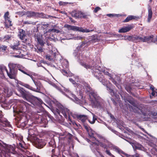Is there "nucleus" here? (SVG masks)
I'll use <instances>...</instances> for the list:
<instances>
[{"mask_svg": "<svg viewBox=\"0 0 157 157\" xmlns=\"http://www.w3.org/2000/svg\"><path fill=\"white\" fill-rule=\"evenodd\" d=\"M18 70L23 73L29 76L32 78L35 85L36 86V88H33L29 84L21 81L19 82V84L25 87L28 89L35 92H37L38 90H39L40 89L43 87L40 81L38 80H37L36 81L33 79V77L32 75H31L30 72H29L25 68V67H18Z\"/></svg>", "mask_w": 157, "mask_h": 157, "instance_id": "f257e3e1", "label": "nucleus"}, {"mask_svg": "<svg viewBox=\"0 0 157 157\" xmlns=\"http://www.w3.org/2000/svg\"><path fill=\"white\" fill-rule=\"evenodd\" d=\"M57 108L56 109V111L57 114L61 116V118L62 116L60 114L62 113L64 117L67 119L68 121H69V124L71 125L72 124L74 125H76V126L78 127V124L74 121H71V116H73L72 113L70 112V110L67 108L64 107L61 104H58L57 105Z\"/></svg>", "mask_w": 157, "mask_h": 157, "instance_id": "f03ea898", "label": "nucleus"}, {"mask_svg": "<svg viewBox=\"0 0 157 157\" xmlns=\"http://www.w3.org/2000/svg\"><path fill=\"white\" fill-rule=\"evenodd\" d=\"M44 113L40 111H37V112H32V117L36 120L38 124H39L40 125L39 127H42L46 128L48 126L47 125L48 121L46 119L43 120Z\"/></svg>", "mask_w": 157, "mask_h": 157, "instance_id": "7ed1b4c3", "label": "nucleus"}, {"mask_svg": "<svg viewBox=\"0 0 157 157\" xmlns=\"http://www.w3.org/2000/svg\"><path fill=\"white\" fill-rule=\"evenodd\" d=\"M9 71L7 70L8 76L10 79H16L17 78V70L16 68V65L13 63H9L8 65Z\"/></svg>", "mask_w": 157, "mask_h": 157, "instance_id": "20e7f679", "label": "nucleus"}, {"mask_svg": "<svg viewBox=\"0 0 157 157\" xmlns=\"http://www.w3.org/2000/svg\"><path fill=\"white\" fill-rule=\"evenodd\" d=\"M14 112L17 113V117L19 122L21 123V128H24L27 124L26 121H24V120L26 119V117L24 115L21 109L14 110Z\"/></svg>", "mask_w": 157, "mask_h": 157, "instance_id": "39448f33", "label": "nucleus"}, {"mask_svg": "<svg viewBox=\"0 0 157 157\" xmlns=\"http://www.w3.org/2000/svg\"><path fill=\"white\" fill-rule=\"evenodd\" d=\"M132 106L129 105V107L131 111H132L135 113H140V114L146 116L147 113L142 112V111L138 107V105L134 101L132 104Z\"/></svg>", "mask_w": 157, "mask_h": 157, "instance_id": "423d86ee", "label": "nucleus"}, {"mask_svg": "<svg viewBox=\"0 0 157 157\" xmlns=\"http://www.w3.org/2000/svg\"><path fill=\"white\" fill-rule=\"evenodd\" d=\"M34 36L35 40L37 42V45L44 46L45 42L44 41L42 36L39 33L38 31H36L35 33Z\"/></svg>", "mask_w": 157, "mask_h": 157, "instance_id": "0eeeda50", "label": "nucleus"}, {"mask_svg": "<svg viewBox=\"0 0 157 157\" xmlns=\"http://www.w3.org/2000/svg\"><path fill=\"white\" fill-rule=\"evenodd\" d=\"M18 31V37L21 40H22L23 42L25 43H27L28 40L27 37V34L25 31L21 29H19Z\"/></svg>", "mask_w": 157, "mask_h": 157, "instance_id": "6e6552de", "label": "nucleus"}, {"mask_svg": "<svg viewBox=\"0 0 157 157\" xmlns=\"http://www.w3.org/2000/svg\"><path fill=\"white\" fill-rule=\"evenodd\" d=\"M132 146L134 152L137 151V150L145 151L146 149L141 144L137 142H134L130 143Z\"/></svg>", "mask_w": 157, "mask_h": 157, "instance_id": "1a4fd4ad", "label": "nucleus"}, {"mask_svg": "<svg viewBox=\"0 0 157 157\" xmlns=\"http://www.w3.org/2000/svg\"><path fill=\"white\" fill-rule=\"evenodd\" d=\"M17 90L20 96L26 100H28L29 98H30V95L24 88L20 87H18Z\"/></svg>", "mask_w": 157, "mask_h": 157, "instance_id": "9d476101", "label": "nucleus"}, {"mask_svg": "<svg viewBox=\"0 0 157 157\" xmlns=\"http://www.w3.org/2000/svg\"><path fill=\"white\" fill-rule=\"evenodd\" d=\"M3 115L0 112V127H12L10 123L7 119L3 117Z\"/></svg>", "mask_w": 157, "mask_h": 157, "instance_id": "9b49d317", "label": "nucleus"}, {"mask_svg": "<svg viewBox=\"0 0 157 157\" xmlns=\"http://www.w3.org/2000/svg\"><path fill=\"white\" fill-rule=\"evenodd\" d=\"M27 100L30 102L35 106L36 105L39 106L42 104L43 102L41 99L36 97H31V95L30 98H29L28 100Z\"/></svg>", "mask_w": 157, "mask_h": 157, "instance_id": "f8f14e48", "label": "nucleus"}, {"mask_svg": "<svg viewBox=\"0 0 157 157\" xmlns=\"http://www.w3.org/2000/svg\"><path fill=\"white\" fill-rule=\"evenodd\" d=\"M84 86L86 89V91L87 92L90 94L94 98H95L97 97V92L91 88L89 84L87 83H85L84 84Z\"/></svg>", "mask_w": 157, "mask_h": 157, "instance_id": "ddd939ff", "label": "nucleus"}, {"mask_svg": "<svg viewBox=\"0 0 157 157\" xmlns=\"http://www.w3.org/2000/svg\"><path fill=\"white\" fill-rule=\"evenodd\" d=\"M156 41H157V36L155 37L153 35L144 37L143 42H147L148 43L151 42L155 43Z\"/></svg>", "mask_w": 157, "mask_h": 157, "instance_id": "4468645a", "label": "nucleus"}, {"mask_svg": "<svg viewBox=\"0 0 157 157\" xmlns=\"http://www.w3.org/2000/svg\"><path fill=\"white\" fill-rule=\"evenodd\" d=\"M80 64L82 66L86 69H92L94 66V62L93 60L91 61L90 63L88 64H87L85 62H81Z\"/></svg>", "mask_w": 157, "mask_h": 157, "instance_id": "2eb2a0df", "label": "nucleus"}, {"mask_svg": "<svg viewBox=\"0 0 157 157\" xmlns=\"http://www.w3.org/2000/svg\"><path fill=\"white\" fill-rule=\"evenodd\" d=\"M100 71L98 69H95L93 71V74H94V75L99 81L101 82L104 77L100 76L99 75L100 74Z\"/></svg>", "mask_w": 157, "mask_h": 157, "instance_id": "dca6fc26", "label": "nucleus"}, {"mask_svg": "<svg viewBox=\"0 0 157 157\" xmlns=\"http://www.w3.org/2000/svg\"><path fill=\"white\" fill-rule=\"evenodd\" d=\"M88 118L87 116L86 115H79L77 116L78 119L81 121L82 123H83L85 128H88V125L86 124L85 123Z\"/></svg>", "mask_w": 157, "mask_h": 157, "instance_id": "f3484780", "label": "nucleus"}, {"mask_svg": "<svg viewBox=\"0 0 157 157\" xmlns=\"http://www.w3.org/2000/svg\"><path fill=\"white\" fill-rule=\"evenodd\" d=\"M35 142L36 146L39 148L43 147L46 144L45 142L42 139H37Z\"/></svg>", "mask_w": 157, "mask_h": 157, "instance_id": "a211bd4d", "label": "nucleus"}, {"mask_svg": "<svg viewBox=\"0 0 157 157\" xmlns=\"http://www.w3.org/2000/svg\"><path fill=\"white\" fill-rule=\"evenodd\" d=\"M133 28L131 25H128V26L123 27L120 29L118 31L119 33H124L128 32Z\"/></svg>", "mask_w": 157, "mask_h": 157, "instance_id": "6ab92c4d", "label": "nucleus"}, {"mask_svg": "<svg viewBox=\"0 0 157 157\" xmlns=\"http://www.w3.org/2000/svg\"><path fill=\"white\" fill-rule=\"evenodd\" d=\"M59 135L61 136L66 135V138L68 139V141L70 142L72 138L73 135L69 133H67L66 131L63 132H59Z\"/></svg>", "mask_w": 157, "mask_h": 157, "instance_id": "aec40b11", "label": "nucleus"}, {"mask_svg": "<svg viewBox=\"0 0 157 157\" xmlns=\"http://www.w3.org/2000/svg\"><path fill=\"white\" fill-rule=\"evenodd\" d=\"M81 13V11H77L74 10L71 13V14L72 17L75 18H81L80 16Z\"/></svg>", "mask_w": 157, "mask_h": 157, "instance_id": "412c9836", "label": "nucleus"}, {"mask_svg": "<svg viewBox=\"0 0 157 157\" xmlns=\"http://www.w3.org/2000/svg\"><path fill=\"white\" fill-rule=\"evenodd\" d=\"M98 96H97V97L94 98V100L92 102L93 106L94 108H100L101 107V104L100 102L98 99H96L97 98Z\"/></svg>", "mask_w": 157, "mask_h": 157, "instance_id": "4be33fe9", "label": "nucleus"}, {"mask_svg": "<svg viewBox=\"0 0 157 157\" xmlns=\"http://www.w3.org/2000/svg\"><path fill=\"white\" fill-rule=\"evenodd\" d=\"M4 23L5 27L6 28H9L10 27L12 26V21L10 20V18L5 19Z\"/></svg>", "mask_w": 157, "mask_h": 157, "instance_id": "5701e85b", "label": "nucleus"}, {"mask_svg": "<svg viewBox=\"0 0 157 157\" xmlns=\"http://www.w3.org/2000/svg\"><path fill=\"white\" fill-rule=\"evenodd\" d=\"M139 18V17H136L133 15H129L124 21H123V22H127L132 19H135L136 20Z\"/></svg>", "mask_w": 157, "mask_h": 157, "instance_id": "b1692460", "label": "nucleus"}, {"mask_svg": "<svg viewBox=\"0 0 157 157\" xmlns=\"http://www.w3.org/2000/svg\"><path fill=\"white\" fill-rule=\"evenodd\" d=\"M51 16L48 15H46L43 13H36V17H39L41 18H48Z\"/></svg>", "mask_w": 157, "mask_h": 157, "instance_id": "393cba45", "label": "nucleus"}, {"mask_svg": "<svg viewBox=\"0 0 157 157\" xmlns=\"http://www.w3.org/2000/svg\"><path fill=\"white\" fill-rule=\"evenodd\" d=\"M148 9V15L147 17V21L148 22H150L151 21V19L152 18L153 13L151 8L150 6H149Z\"/></svg>", "mask_w": 157, "mask_h": 157, "instance_id": "a878e982", "label": "nucleus"}, {"mask_svg": "<svg viewBox=\"0 0 157 157\" xmlns=\"http://www.w3.org/2000/svg\"><path fill=\"white\" fill-rule=\"evenodd\" d=\"M6 149L8 150L9 152L14 153L15 152V147L11 145H6Z\"/></svg>", "mask_w": 157, "mask_h": 157, "instance_id": "bb28decb", "label": "nucleus"}, {"mask_svg": "<svg viewBox=\"0 0 157 157\" xmlns=\"http://www.w3.org/2000/svg\"><path fill=\"white\" fill-rule=\"evenodd\" d=\"M36 12L33 11H28L25 12V15H27L28 17H36Z\"/></svg>", "mask_w": 157, "mask_h": 157, "instance_id": "cd10ccee", "label": "nucleus"}, {"mask_svg": "<svg viewBox=\"0 0 157 157\" xmlns=\"http://www.w3.org/2000/svg\"><path fill=\"white\" fill-rule=\"evenodd\" d=\"M128 37L130 38V39L132 38L133 40H139L140 41L143 42L144 37H142L140 36H136L132 37V36H128Z\"/></svg>", "mask_w": 157, "mask_h": 157, "instance_id": "c85d7f7f", "label": "nucleus"}, {"mask_svg": "<svg viewBox=\"0 0 157 157\" xmlns=\"http://www.w3.org/2000/svg\"><path fill=\"white\" fill-rule=\"evenodd\" d=\"M7 69L6 67L3 64L0 65V74L4 75V72L6 71L7 72Z\"/></svg>", "mask_w": 157, "mask_h": 157, "instance_id": "c756f323", "label": "nucleus"}, {"mask_svg": "<svg viewBox=\"0 0 157 157\" xmlns=\"http://www.w3.org/2000/svg\"><path fill=\"white\" fill-rule=\"evenodd\" d=\"M89 136L90 137H93L94 136V131L91 128H85Z\"/></svg>", "mask_w": 157, "mask_h": 157, "instance_id": "7c9ffc66", "label": "nucleus"}, {"mask_svg": "<svg viewBox=\"0 0 157 157\" xmlns=\"http://www.w3.org/2000/svg\"><path fill=\"white\" fill-rule=\"evenodd\" d=\"M20 45L19 41L17 42L16 44L13 45L11 46L10 48L13 49V52L17 50H18L20 48L18 47V46Z\"/></svg>", "mask_w": 157, "mask_h": 157, "instance_id": "2f4dec72", "label": "nucleus"}, {"mask_svg": "<svg viewBox=\"0 0 157 157\" xmlns=\"http://www.w3.org/2000/svg\"><path fill=\"white\" fill-rule=\"evenodd\" d=\"M43 116L44 117L43 120H44V119H46H46L47 117H48L50 119V120L52 121L54 119L53 117L48 113H44V115Z\"/></svg>", "mask_w": 157, "mask_h": 157, "instance_id": "473e14b6", "label": "nucleus"}, {"mask_svg": "<svg viewBox=\"0 0 157 157\" xmlns=\"http://www.w3.org/2000/svg\"><path fill=\"white\" fill-rule=\"evenodd\" d=\"M6 102V98L3 94L0 93V103H5Z\"/></svg>", "mask_w": 157, "mask_h": 157, "instance_id": "72a5a7b5", "label": "nucleus"}, {"mask_svg": "<svg viewBox=\"0 0 157 157\" xmlns=\"http://www.w3.org/2000/svg\"><path fill=\"white\" fill-rule=\"evenodd\" d=\"M64 27L67 28L68 30H73L75 31V26H72L68 24H65L64 25Z\"/></svg>", "mask_w": 157, "mask_h": 157, "instance_id": "f704fd0d", "label": "nucleus"}, {"mask_svg": "<svg viewBox=\"0 0 157 157\" xmlns=\"http://www.w3.org/2000/svg\"><path fill=\"white\" fill-rule=\"evenodd\" d=\"M11 36L8 35H6L4 36L3 38H1L0 40H2V39H4V41H8L10 40H11Z\"/></svg>", "mask_w": 157, "mask_h": 157, "instance_id": "c9c22d12", "label": "nucleus"}, {"mask_svg": "<svg viewBox=\"0 0 157 157\" xmlns=\"http://www.w3.org/2000/svg\"><path fill=\"white\" fill-rule=\"evenodd\" d=\"M93 116L92 119V120H90V119H87L89 122L91 124H93L94 123L96 120H97L96 116L93 113Z\"/></svg>", "mask_w": 157, "mask_h": 157, "instance_id": "e433bc0d", "label": "nucleus"}, {"mask_svg": "<svg viewBox=\"0 0 157 157\" xmlns=\"http://www.w3.org/2000/svg\"><path fill=\"white\" fill-rule=\"evenodd\" d=\"M3 130H2L5 133H6L7 134H9V133H11L12 135L14 136V135H15V136H16V135L15 134H14V133L13 132V131H12V130L10 129V130H7L6 129H5L4 128H2Z\"/></svg>", "mask_w": 157, "mask_h": 157, "instance_id": "4c0bfd02", "label": "nucleus"}, {"mask_svg": "<svg viewBox=\"0 0 157 157\" xmlns=\"http://www.w3.org/2000/svg\"><path fill=\"white\" fill-rule=\"evenodd\" d=\"M43 46H40V45H37V49L36 51L38 53H41L43 52Z\"/></svg>", "mask_w": 157, "mask_h": 157, "instance_id": "58836bf2", "label": "nucleus"}, {"mask_svg": "<svg viewBox=\"0 0 157 157\" xmlns=\"http://www.w3.org/2000/svg\"><path fill=\"white\" fill-rule=\"evenodd\" d=\"M25 11H22L17 12L15 13V14L18 15L20 17H22L25 15Z\"/></svg>", "mask_w": 157, "mask_h": 157, "instance_id": "ea45409f", "label": "nucleus"}, {"mask_svg": "<svg viewBox=\"0 0 157 157\" xmlns=\"http://www.w3.org/2000/svg\"><path fill=\"white\" fill-rule=\"evenodd\" d=\"M134 152L135 154L132 155H129L128 157H143V156L137 153V151Z\"/></svg>", "mask_w": 157, "mask_h": 157, "instance_id": "a19ab883", "label": "nucleus"}, {"mask_svg": "<svg viewBox=\"0 0 157 157\" xmlns=\"http://www.w3.org/2000/svg\"><path fill=\"white\" fill-rule=\"evenodd\" d=\"M17 146L19 148H25V144L23 142V144L21 142H19L17 144Z\"/></svg>", "mask_w": 157, "mask_h": 157, "instance_id": "79ce46f5", "label": "nucleus"}, {"mask_svg": "<svg viewBox=\"0 0 157 157\" xmlns=\"http://www.w3.org/2000/svg\"><path fill=\"white\" fill-rule=\"evenodd\" d=\"M75 31H78L81 32H84V29L82 27H79L75 26Z\"/></svg>", "mask_w": 157, "mask_h": 157, "instance_id": "37998d69", "label": "nucleus"}, {"mask_svg": "<svg viewBox=\"0 0 157 157\" xmlns=\"http://www.w3.org/2000/svg\"><path fill=\"white\" fill-rule=\"evenodd\" d=\"M21 49H20L19 48V49L18 50H17L16 51H15L14 52H13V54H16L17 55H15V56L16 57H19V55L20 54V53H21Z\"/></svg>", "mask_w": 157, "mask_h": 157, "instance_id": "c03bdc74", "label": "nucleus"}, {"mask_svg": "<svg viewBox=\"0 0 157 157\" xmlns=\"http://www.w3.org/2000/svg\"><path fill=\"white\" fill-rule=\"evenodd\" d=\"M89 42H86V41H83L82 42V44L80 46V48H82V47L84 46L86 44L87 46L86 47H87L88 45H89Z\"/></svg>", "mask_w": 157, "mask_h": 157, "instance_id": "a18cd8bd", "label": "nucleus"}, {"mask_svg": "<svg viewBox=\"0 0 157 157\" xmlns=\"http://www.w3.org/2000/svg\"><path fill=\"white\" fill-rule=\"evenodd\" d=\"M46 33L50 32H58V30L54 29H46L45 30Z\"/></svg>", "mask_w": 157, "mask_h": 157, "instance_id": "49530a36", "label": "nucleus"}, {"mask_svg": "<svg viewBox=\"0 0 157 157\" xmlns=\"http://www.w3.org/2000/svg\"><path fill=\"white\" fill-rule=\"evenodd\" d=\"M7 48V46L5 45H0V50L2 52L6 51Z\"/></svg>", "mask_w": 157, "mask_h": 157, "instance_id": "de8ad7c7", "label": "nucleus"}, {"mask_svg": "<svg viewBox=\"0 0 157 157\" xmlns=\"http://www.w3.org/2000/svg\"><path fill=\"white\" fill-rule=\"evenodd\" d=\"M104 85L107 86L108 83H109V81H107L105 78H104L101 82Z\"/></svg>", "mask_w": 157, "mask_h": 157, "instance_id": "09e8293b", "label": "nucleus"}, {"mask_svg": "<svg viewBox=\"0 0 157 157\" xmlns=\"http://www.w3.org/2000/svg\"><path fill=\"white\" fill-rule=\"evenodd\" d=\"M103 72L105 75H107L109 77V79L111 80V79L112 78H113L112 75L110 73H109L108 72L104 71Z\"/></svg>", "mask_w": 157, "mask_h": 157, "instance_id": "8fccbe9b", "label": "nucleus"}, {"mask_svg": "<svg viewBox=\"0 0 157 157\" xmlns=\"http://www.w3.org/2000/svg\"><path fill=\"white\" fill-rule=\"evenodd\" d=\"M61 152L59 149V151H56V152L55 155H52V157H59V155H60Z\"/></svg>", "mask_w": 157, "mask_h": 157, "instance_id": "3c124183", "label": "nucleus"}, {"mask_svg": "<svg viewBox=\"0 0 157 157\" xmlns=\"http://www.w3.org/2000/svg\"><path fill=\"white\" fill-rule=\"evenodd\" d=\"M88 16V15L86 14L85 13L81 11V13L80 15L81 18H87V17Z\"/></svg>", "mask_w": 157, "mask_h": 157, "instance_id": "603ef678", "label": "nucleus"}, {"mask_svg": "<svg viewBox=\"0 0 157 157\" xmlns=\"http://www.w3.org/2000/svg\"><path fill=\"white\" fill-rule=\"evenodd\" d=\"M45 58L46 59L49 61H52V60H53L52 56L49 55H46L45 56Z\"/></svg>", "mask_w": 157, "mask_h": 157, "instance_id": "864d4df0", "label": "nucleus"}, {"mask_svg": "<svg viewBox=\"0 0 157 157\" xmlns=\"http://www.w3.org/2000/svg\"><path fill=\"white\" fill-rule=\"evenodd\" d=\"M57 151H59V149L57 148H55L54 149H53L52 150V155H55L56 152Z\"/></svg>", "mask_w": 157, "mask_h": 157, "instance_id": "5fc2aeb1", "label": "nucleus"}, {"mask_svg": "<svg viewBox=\"0 0 157 157\" xmlns=\"http://www.w3.org/2000/svg\"><path fill=\"white\" fill-rule=\"evenodd\" d=\"M69 80L70 82H71L73 84H74L75 86H77V84L75 82V81L72 78H70L69 79Z\"/></svg>", "mask_w": 157, "mask_h": 157, "instance_id": "6e6d98bb", "label": "nucleus"}, {"mask_svg": "<svg viewBox=\"0 0 157 157\" xmlns=\"http://www.w3.org/2000/svg\"><path fill=\"white\" fill-rule=\"evenodd\" d=\"M59 6H65L68 4V2H63L62 1H60L59 2Z\"/></svg>", "mask_w": 157, "mask_h": 157, "instance_id": "4d7b16f0", "label": "nucleus"}, {"mask_svg": "<svg viewBox=\"0 0 157 157\" xmlns=\"http://www.w3.org/2000/svg\"><path fill=\"white\" fill-rule=\"evenodd\" d=\"M105 152L106 153L109 155V156L111 157H115L114 155H112L110 152L109 151L106 149L105 151Z\"/></svg>", "mask_w": 157, "mask_h": 157, "instance_id": "13d9d810", "label": "nucleus"}, {"mask_svg": "<svg viewBox=\"0 0 157 157\" xmlns=\"http://www.w3.org/2000/svg\"><path fill=\"white\" fill-rule=\"evenodd\" d=\"M112 82L118 88H119V85L117 83V82L115 81L114 79L113 78L111 79Z\"/></svg>", "mask_w": 157, "mask_h": 157, "instance_id": "bf43d9fd", "label": "nucleus"}, {"mask_svg": "<svg viewBox=\"0 0 157 157\" xmlns=\"http://www.w3.org/2000/svg\"><path fill=\"white\" fill-rule=\"evenodd\" d=\"M111 131L114 133L115 134L117 135H119L120 134V133H119L117 131L114 130L113 128H109Z\"/></svg>", "mask_w": 157, "mask_h": 157, "instance_id": "052dcab7", "label": "nucleus"}, {"mask_svg": "<svg viewBox=\"0 0 157 157\" xmlns=\"http://www.w3.org/2000/svg\"><path fill=\"white\" fill-rule=\"evenodd\" d=\"M108 114L111 119L113 121H115L116 120V119L110 113H108Z\"/></svg>", "mask_w": 157, "mask_h": 157, "instance_id": "680f3d73", "label": "nucleus"}, {"mask_svg": "<svg viewBox=\"0 0 157 157\" xmlns=\"http://www.w3.org/2000/svg\"><path fill=\"white\" fill-rule=\"evenodd\" d=\"M9 13L8 11L6 12L4 15V17L5 18V19H6V18H10L9 17H8V16L9 15Z\"/></svg>", "mask_w": 157, "mask_h": 157, "instance_id": "e2e57ef3", "label": "nucleus"}, {"mask_svg": "<svg viewBox=\"0 0 157 157\" xmlns=\"http://www.w3.org/2000/svg\"><path fill=\"white\" fill-rule=\"evenodd\" d=\"M101 9V8L98 6H97L95 8L94 10V13H97L98 11L99 10Z\"/></svg>", "mask_w": 157, "mask_h": 157, "instance_id": "0e129e2a", "label": "nucleus"}, {"mask_svg": "<svg viewBox=\"0 0 157 157\" xmlns=\"http://www.w3.org/2000/svg\"><path fill=\"white\" fill-rule=\"evenodd\" d=\"M117 151L119 154H124L125 155H127L123 151H122V150L119 149H117Z\"/></svg>", "mask_w": 157, "mask_h": 157, "instance_id": "69168bd1", "label": "nucleus"}, {"mask_svg": "<svg viewBox=\"0 0 157 157\" xmlns=\"http://www.w3.org/2000/svg\"><path fill=\"white\" fill-rule=\"evenodd\" d=\"M32 131H33V129L31 128H30L29 129L28 133L29 135H32L34 134V133L33 132H32Z\"/></svg>", "mask_w": 157, "mask_h": 157, "instance_id": "338daca9", "label": "nucleus"}, {"mask_svg": "<svg viewBox=\"0 0 157 157\" xmlns=\"http://www.w3.org/2000/svg\"><path fill=\"white\" fill-rule=\"evenodd\" d=\"M62 73L64 75L67 76V71L64 69H63L62 70Z\"/></svg>", "mask_w": 157, "mask_h": 157, "instance_id": "774afa93", "label": "nucleus"}]
</instances>
